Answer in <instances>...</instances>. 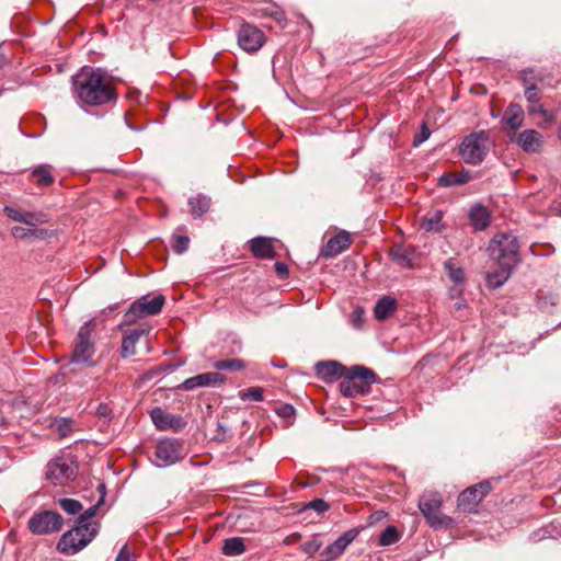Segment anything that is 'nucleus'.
I'll list each match as a JSON object with an SVG mask.
<instances>
[{
    "label": "nucleus",
    "instance_id": "obj_1",
    "mask_svg": "<svg viewBox=\"0 0 561 561\" xmlns=\"http://www.w3.org/2000/svg\"><path fill=\"white\" fill-rule=\"evenodd\" d=\"M72 91L81 106H100L115 99L112 78L101 68L83 67L72 81Z\"/></svg>",
    "mask_w": 561,
    "mask_h": 561
},
{
    "label": "nucleus",
    "instance_id": "obj_2",
    "mask_svg": "<svg viewBox=\"0 0 561 561\" xmlns=\"http://www.w3.org/2000/svg\"><path fill=\"white\" fill-rule=\"evenodd\" d=\"M374 382H376V374L371 369L364 366H353L346 369L340 382V391L346 398L364 396L370 392Z\"/></svg>",
    "mask_w": 561,
    "mask_h": 561
},
{
    "label": "nucleus",
    "instance_id": "obj_3",
    "mask_svg": "<svg viewBox=\"0 0 561 561\" xmlns=\"http://www.w3.org/2000/svg\"><path fill=\"white\" fill-rule=\"evenodd\" d=\"M98 528L76 525L66 531L57 543V550L66 556H73L85 548L96 536Z\"/></svg>",
    "mask_w": 561,
    "mask_h": 561
},
{
    "label": "nucleus",
    "instance_id": "obj_4",
    "mask_svg": "<svg viewBox=\"0 0 561 561\" xmlns=\"http://www.w3.org/2000/svg\"><path fill=\"white\" fill-rule=\"evenodd\" d=\"M489 251L491 257L494 259L497 264L515 266L518 262V240L511 233L494 236L489 244Z\"/></svg>",
    "mask_w": 561,
    "mask_h": 561
},
{
    "label": "nucleus",
    "instance_id": "obj_5",
    "mask_svg": "<svg viewBox=\"0 0 561 561\" xmlns=\"http://www.w3.org/2000/svg\"><path fill=\"white\" fill-rule=\"evenodd\" d=\"M489 151V135L481 130L468 135L461 142L459 154L466 163L477 165L481 163Z\"/></svg>",
    "mask_w": 561,
    "mask_h": 561
},
{
    "label": "nucleus",
    "instance_id": "obj_6",
    "mask_svg": "<svg viewBox=\"0 0 561 561\" xmlns=\"http://www.w3.org/2000/svg\"><path fill=\"white\" fill-rule=\"evenodd\" d=\"M94 329V321L91 320L80 327L72 351L71 363L84 364L93 366V355L95 353L92 333Z\"/></svg>",
    "mask_w": 561,
    "mask_h": 561
},
{
    "label": "nucleus",
    "instance_id": "obj_7",
    "mask_svg": "<svg viewBox=\"0 0 561 561\" xmlns=\"http://www.w3.org/2000/svg\"><path fill=\"white\" fill-rule=\"evenodd\" d=\"M165 302L163 295H157L150 298L149 295L141 296L135 300L127 312L124 314L125 322L130 324L137 319L158 314Z\"/></svg>",
    "mask_w": 561,
    "mask_h": 561
},
{
    "label": "nucleus",
    "instance_id": "obj_8",
    "mask_svg": "<svg viewBox=\"0 0 561 561\" xmlns=\"http://www.w3.org/2000/svg\"><path fill=\"white\" fill-rule=\"evenodd\" d=\"M154 457L158 467L171 466L185 457L184 445L175 438L162 439L156 446Z\"/></svg>",
    "mask_w": 561,
    "mask_h": 561
},
{
    "label": "nucleus",
    "instance_id": "obj_9",
    "mask_svg": "<svg viewBox=\"0 0 561 561\" xmlns=\"http://www.w3.org/2000/svg\"><path fill=\"white\" fill-rule=\"evenodd\" d=\"M62 517L53 511L35 513L28 520V529L35 535L57 533L62 527Z\"/></svg>",
    "mask_w": 561,
    "mask_h": 561
},
{
    "label": "nucleus",
    "instance_id": "obj_10",
    "mask_svg": "<svg viewBox=\"0 0 561 561\" xmlns=\"http://www.w3.org/2000/svg\"><path fill=\"white\" fill-rule=\"evenodd\" d=\"M442 497L437 493L424 494L419 502V508L423 516L427 519L431 527L437 528L449 524L450 519L442 516L439 513L442 506Z\"/></svg>",
    "mask_w": 561,
    "mask_h": 561
},
{
    "label": "nucleus",
    "instance_id": "obj_11",
    "mask_svg": "<svg viewBox=\"0 0 561 561\" xmlns=\"http://www.w3.org/2000/svg\"><path fill=\"white\" fill-rule=\"evenodd\" d=\"M77 465L68 458H57L48 463L47 479L55 485H62L72 481L77 474Z\"/></svg>",
    "mask_w": 561,
    "mask_h": 561
},
{
    "label": "nucleus",
    "instance_id": "obj_12",
    "mask_svg": "<svg viewBox=\"0 0 561 561\" xmlns=\"http://www.w3.org/2000/svg\"><path fill=\"white\" fill-rule=\"evenodd\" d=\"M491 491L489 481L481 482L477 485L469 486L458 496V507L462 512L471 513L476 511L478 504Z\"/></svg>",
    "mask_w": 561,
    "mask_h": 561
},
{
    "label": "nucleus",
    "instance_id": "obj_13",
    "mask_svg": "<svg viewBox=\"0 0 561 561\" xmlns=\"http://www.w3.org/2000/svg\"><path fill=\"white\" fill-rule=\"evenodd\" d=\"M265 43L264 33L254 25L244 23L238 31V45L247 53L257 51Z\"/></svg>",
    "mask_w": 561,
    "mask_h": 561
},
{
    "label": "nucleus",
    "instance_id": "obj_14",
    "mask_svg": "<svg viewBox=\"0 0 561 561\" xmlns=\"http://www.w3.org/2000/svg\"><path fill=\"white\" fill-rule=\"evenodd\" d=\"M226 382V376L216 373L209 371L193 376L191 378L185 379L180 388L186 391L194 390L198 387H219Z\"/></svg>",
    "mask_w": 561,
    "mask_h": 561
},
{
    "label": "nucleus",
    "instance_id": "obj_15",
    "mask_svg": "<svg viewBox=\"0 0 561 561\" xmlns=\"http://www.w3.org/2000/svg\"><path fill=\"white\" fill-rule=\"evenodd\" d=\"M516 144L528 153L539 152L543 145V136L535 129H525L516 138Z\"/></svg>",
    "mask_w": 561,
    "mask_h": 561
},
{
    "label": "nucleus",
    "instance_id": "obj_16",
    "mask_svg": "<svg viewBox=\"0 0 561 561\" xmlns=\"http://www.w3.org/2000/svg\"><path fill=\"white\" fill-rule=\"evenodd\" d=\"M150 332L149 325H141L139 328L125 331L122 341V356L129 357L136 354V344L141 336L148 335Z\"/></svg>",
    "mask_w": 561,
    "mask_h": 561
},
{
    "label": "nucleus",
    "instance_id": "obj_17",
    "mask_svg": "<svg viewBox=\"0 0 561 561\" xmlns=\"http://www.w3.org/2000/svg\"><path fill=\"white\" fill-rule=\"evenodd\" d=\"M351 234L346 231H341L328 240L320 253L323 257H333L345 251L351 245Z\"/></svg>",
    "mask_w": 561,
    "mask_h": 561
},
{
    "label": "nucleus",
    "instance_id": "obj_18",
    "mask_svg": "<svg viewBox=\"0 0 561 561\" xmlns=\"http://www.w3.org/2000/svg\"><path fill=\"white\" fill-rule=\"evenodd\" d=\"M150 417L158 430H181L183 422L181 417H176L164 412L161 408H154L150 412Z\"/></svg>",
    "mask_w": 561,
    "mask_h": 561
},
{
    "label": "nucleus",
    "instance_id": "obj_19",
    "mask_svg": "<svg viewBox=\"0 0 561 561\" xmlns=\"http://www.w3.org/2000/svg\"><path fill=\"white\" fill-rule=\"evenodd\" d=\"M346 367L337 362H320L316 365L317 375L324 381L331 382L343 378Z\"/></svg>",
    "mask_w": 561,
    "mask_h": 561
},
{
    "label": "nucleus",
    "instance_id": "obj_20",
    "mask_svg": "<svg viewBox=\"0 0 561 561\" xmlns=\"http://www.w3.org/2000/svg\"><path fill=\"white\" fill-rule=\"evenodd\" d=\"M468 217L470 225L476 231L485 230L491 222L490 210L479 203L471 206Z\"/></svg>",
    "mask_w": 561,
    "mask_h": 561
},
{
    "label": "nucleus",
    "instance_id": "obj_21",
    "mask_svg": "<svg viewBox=\"0 0 561 561\" xmlns=\"http://www.w3.org/2000/svg\"><path fill=\"white\" fill-rule=\"evenodd\" d=\"M250 250L257 259H272L274 257V249L272 239L265 237L253 238L250 242Z\"/></svg>",
    "mask_w": 561,
    "mask_h": 561
},
{
    "label": "nucleus",
    "instance_id": "obj_22",
    "mask_svg": "<svg viewBox=\"0 0 561 561\" xmlns=\"http://www.w3.org/2000/svg\"><path fill=\"white\" fill-rule=\"evenodd\" d=\"M527 112L531 116L539 115L541 117V121L537 123L538 127L540 128H546L557 121V112L546 108L542 102L528 105Z\"/></svg>",
    "mask_w": 561,
    "mask_h": 561
},
{
    "label": "nucleus",
    "instance_id": "obj_23",
    "mask_svg": "<svg viewBox=\"0 0 561 561\" xmlns=\"http://www.w3.org/2000/svg\"><path fill=\"white\" fill-rule=\"evenodd\" d=\"M397 310V300L391 296H382L375 305L374 316L377 320L383 321L391 317Z\"/></svg>",
    "mask_w": 561,
    "mask_h": 561
},
{
    "label": "nucleus",
    "instance_id": "obj_24",
    "mask_svg": "<svg viewBox=\"0 0 561 561\" xmlns=\"http://www.w3.org/2000/svg\"><path fill=\"white\" fill-rule=\"evenodd\" d=\"M471 180L469 171L462 170L460 172H446L438 178V185L442 187H449L453 185H462Z\"/></svg>",
    "mask_w": 561,
    "mask_h": 561
},
{
    "label": "nucleus",
    "instance_id": "obj_25",
    "mask_svg": "<svg viewBox=\"0 0 561 561\" xmlns=\"http://www.w3.org/2000/svg\"><path fill=\"white\" fill-rule=\"evenodd\" d=\"M420 227L426 232H440L444 228L443 211L436 209L428 213L424 218H422Z\"/></svg>",
    "mask_w": 561,
    "mask_h": 561
},
{
    "label": "nucleus",
    "instance_id": "obj_26",
    "mask_svg": "<svg viewBox=\"0 0 561 561\" xmlns=\"http://www.w3.org/2000/svg\"><path fill=\"white\" fill-rule=\"evenodd\" d=\"M513 267L514 266L497 264V268L488 274L486 282L489 287L497 288L502 286L508 279Z\"/></svg>",
    "mask_w": 561,
    "mask_h": 561
},
{
    "label": "nucleus",
    "instance_id": "obj_27",
    "mask_svg": "<svg viewBox=\"0 0 561 561\" xmlns=\"http://www.w3.org/2000/svg\"><path fill=\"white\" fill-rule=\"evenodd\" d=\"M524 110L519 104H511L507 108V116L505 117V124L513 130L516 131L524 124Z\"/></svg>",
    "mask_w": 561,
    "mask_h": 561
},
{
    "label": "nucleus",
    "instance_id": "obj_28",
    "mask_svg": "<svg viewBox=\"0 0 561 561\" xmlns=\"http://www.w3.org/2000/svg\"><path fill=\"white\" fill-rule=\"evenodd\" d=\"M98 489H99V491L101 493V496H100V500H99L98 504L94 505V506L89 507L88 510H85L83 512V514H81L79 516L77 525H85V526H89V527H96L98 528V524L96 523H91L90 519L96 514V510H98L99 505H101L103 503V501H104L105 484L104 483H100Z\"/></svg>",
    "mask_w": 561,
    "mask_h": 561
},
{
    "label": "nucleus",
    "instance_id": "obj_29",
    "mask_svg": "<svg viewBox=\"0 0 561 561\" xmlns=\"http://www.w3.org/2000/svg\"><path fill=\"white\" fill-rule=\"evenodd\" d=\"M188 206L194 217H201L208 211L210 207V198L206 195L198 194L195 197L188 199Z\"/></svg>",
    "mask_w": 561,
    "mask_h": 561
},
{
    "label": "nucleus",
    "instance_id": "obj_30",
    "mask_svg": "<svg viewBox=\"0 0 561 561\" xmlns=\"http://www.w3.org/2000/svg\"><path fill=\"white\" fill-rule=\"evenodd\" d=\"M221 550L225 556H240L245 551L244 540L241 537L228 538L224 541Z\"/></svg>",
    "mask_w": 561,
    "mask_h": 561
},
{
    "label": "nucleus",
    "instance_id": "obj_31",
    "mask_svg": "<svg viewBox=\"0 0 561 561\" xmlns=\"http://www.w3.org/2000/svg\"><path fill=\"white\" fill-rule=\"evenodd\" d=\"M32 176L37 185L48 186L54 183V176L50 171V165L48 164L35 168L32 171Z\"/></svg>",
    "mask_w": 561,
    "mask_h": 561
},
{
    "label": "nucleus",
    "instance_id": "obj_32",
    "mask_svg": "<svg viewBox=\"0 0 561 561\" xmlns=\"http://www.w3.org/2000/svg\"><path fill=\"white\" fill-rule=\"evenodd\" d=\"M391 260L401 267H410L411 259L408 250L403 245H394L390 250Z\"/></svg>",
    "mask_w": 561,
    "mask_h": 561
},
{
    "label": "nucleus",
    "instance_id": "obj_33",
    "mask_svg": "<svg viewBox=\"0 0 561 561\" xmlns=\"http://www.w3.org/2000/svg\"><path fill=\"white\" fill-rule=\"evenodd\" d=\"M11 233L14 238L23 239L27 237L34 238H45L48 236V231L46 229H33V228H23L20 226H15L11 229Z\"/></svg>",
    "mask_w": 561,
    "mask_h": 561
},
{
    "label": "nucleus",
    "instance_id": "obj_34",
    "mask_svg": "<svg viewBox=\"0 0 561 561\" xmlns=\"http://www.w3.org/2000/svg\"><path fill=\"white\" fill-rule=\"evenodd\" d=\"M213 367L217 370L240 371L245 368V363L240 358L216 360Z\"/></svg>",
    "mask_w": 561,
    "mask_h": 561
},
{
    "label": "nucleus",
    "instance_id": "obj_35",
    "mask_svg": "<svg viewBox=\"0 0 561 561\" xmlns=\"http://www.w3.org/2000/svg\"><path fill=\"white\" fill-rule=\"evenodd\" d=\"M345 549L346 547L342 543V541L336 539L320 553L321 561H332L340 557Z\"/></svg>",
    "mask_w": 561,
    "mask_h": 561
},
{
    "label": "nucleus",
    "instance_id": "obj_36",
    "mask_svg": "<svg viewBox=\"0 0 561 561\" xmlns=\"http://www.w3.org/2000/svg\"><path fill=\"white\" fill-rule=\"evenodd\" d=\"M48 221V216L43 211H24L22 216V224L31 227H36Z\"/></svg>",
    "mask_w": 561,
    "mask_h": 561
},
{
    "label": "nucleus",
    "instance_id": "obj_37",
    "mask_svg": "<svg viewBox=\"0 0 561 561\" xmlns=\"http://www.w3.org/2000/svg\"><path fill=\"white\" fill-rule=\"evenodd\" d=\"M542 79L541 73L536 71L534 68H526L520 71V81L525 89L531 85H537V83L542 81Z\"/></svg>",
    "mask_w": 561,
    "mask_h": 561
},
{
    "label": "nucleus",
    "instance_id": "obj_38",
    "mask_svg": "<svg viewBox=\"0 0 561 561\" xmlns=\"http://www.w3.org/2000/svg\"><path fill=\"white\" fill-rule=\"evenodd\" d=\"M400 539V534L394 526H388L379 537V545L387 547L396 543Z\"/></svg>",
    "mask_w": 561,
    "mask_h": 561
},
{
    "label": "nucleus",
    "instance_id": "obj_39",
    "mask_svg": "<svg viewBox=\"0 0 561 561\" xmlns=\"http://www.w3.org/2000/svg\"><path fill=\"white\" fill-rule=\"evenodd\" d=\"M59 506L69 515H77L82 511V504L73 499H60Z\"/></svg>",
    "mask_w": 561,
    "mask_h": 561
},
{
    "label": "nucleus",
    "instance_id": "obj_40",
    "mask_svg": "<svg viewBox=\"0 0 561 561\" xmlns=\"http://www.w3.org/2000/svg\"><path fill=\"white\" fill-rule=\"evenodd\" d=\"M445 270H446L449 278L454 283H462L463 282V278H465L463 270L459 266H456V264L451 260L445 262Z\"/></svg>",
    "mask_w": 561,
    "mask_h": 561
},
{
    "label": "nucleus",
    "instance_id": "obj_41",
    "mask_svg": "<svg viewBox=\"0 0 561 561\" xmlns=\"http://www.w3.org/2000/svg\"><path fill=\"white\" fill-rule=\"evenodd\" d=\"M240 399L251 400V401H262L263 400V389L261 387H250L247 390L240 391Z\"/></svg>",
    "mask_w": 561,
    "mask_h": 561
},
{
    "label": "nucleus",
    "instance_id": "obj_42",
    "mask_svg": "<svg viewBox=\"0 0 561 561\" xmlns=\"http://www.w3.org/2000/svg\"><path fill=\"white\" fill-rule=\"evenodd\" d=\"M322 547V541L319 537V535L312 536V538L308 541H306L301 549L305 553H307L309 557H312L316 552L320 550Z\"/></svg>",
    "mask_w": 561,
    "mask_h": 561
},
{
    "label": "nucleus",
    "instance_id": "obj_43",
    "mask_svg": "<svg viewBox=\"0 0 561 561\" xmlns=\"http://www.w3.org/2000/svg\"><path fill=\"white\" fill-rule=\"evenodd\" d=\"M329 508H330V505L324 500L314 499V500L310 501L309 503H307L304 506L302 511L312 510V511L317 512L319 515H321V514L325 513Z\"/></svg>",
    "mask_w": 561,
    "mask_h": 561
},
{
    "label": "nucleus",
    "instance_id": "obj_44",
    "mask_svg": "<svg viewBox=\"0 0 561 561\" xmlns=\"http://www.w3.org/2000/svg\"><path fill=\"white\" fill-rule=\"evenodd\" d=\"M172 248L174 252L181 254L188 248L190 239L186 236H173Z\"/></svg>",
    "mask_w": 561,
    "mask_h": 561
},
{
    "label": "nucleus",
    "instance_id": "obj_45",
    "mask_svg": "<svg viewBox=\"0 0 561 561\" xmlns=\"http://www.w3.org/2000/svg\"><path fill=\"white\" fill-rule=\"evenodd\" d=\"M525 99L528 105L537 104L541 102V94L538 85H531L525 89Z\"/></svg>",
    "mask_w": 561,
    "mask_h": 561
},
{
    "label": "nucleus",
    "instance_id": "obj_46",
    "mask_svg": "<svg viewBox=\"0 0 561 561\" xmlns=\"http://www.w3.org/2000/svg\"><path fill=\"white\" fill-rule=\"evenodd\" d=\"M365 322V309L356 307L351 313V323L354 328L360 329Z\"/></svg>",
    "mask_w": 561,
    "mask_h": 561
},
{
    "label": "nucleus",
    "instance_id": "obj_47",
    "mask_svg": "<svg viewBox=\"0 0 561 561\" xmlns=\"http://www.w3.org/2000/svg\"><path fill=\"white\" fill-rule=\"evenodd\" d=\"M275 411L280 417L284 419L294 417L296 414L295 408L288 403L280 404Z\"/></svg>",
    "mask_w": 561,
    "mask_h": 561
},
{
    "label": "nucleus",
    "instance_id": "obj_48",
    "mask_svg": "<svg viewBox=\"0 0 561 561\" xmlns=\"http://www.w3.org/2000/svg\"><path fill=\"white\" fill-rule=\"evenodd\" d=\"M3 211L9 218L18 222H21L24 213L11 206H5Z\"/></svg>",
    "mask_w": 561,
    "mask_h": 561
},
{
    "label": "nucleus",
    "instance_id": "obj_49",
    "mask_svg": "<svg viewBox=\"0 0 561 561\" xmlns=\"http://www.w3.org/2000/svg\"><path fill=\"white\" fill-rule=\"evenodd\" d=\"M358 535V531L356 529H350L346 533H344L342 536H340L337 539L342 541V543L347 547Z\"/></svg>",
    "mask_w": 561,
    "mask_h": 561
},
{
    "label": "nucleus",
    "instance_id": "obj_50",
    "mask_svg": "<svg viewBox=\"0 0 561 561\" xmlns=\"http://www.w3.org/2000/svg\"><path fill=\"white\" fill-rule=\"evenodd\" d=\"M115 561H134L127 545L122 547Z\"/></svg>",
    "mask_w": 561,
    "mask_h": 561
},
{
    "label": "nucleus",
    "instance_id": "obj_51",
    "mask_svg": "<svg viewBox=\"0 0 561 561\" xmlns=\"http://www.w3.org/2000/svg\"><path fill=\"white\" fill-rule=\"evenodd\" d=\"M430 135H431L430 129L424 124L422 126V129H421L420 134L416 135L415 138H414V145L417 146L421 142L425 141L430 137Z\"/></svg>",
    "mask_w": 561,
    "mask_h": 561
},
{
    "label": "nucleus",
    "instance_id": "obj_52",
    "mask_svg": "<svg viewBox=\"0 0 561 561\" xmlns=\"http://www.w3.org/2000/svg\"><path fill=\"white\" fill-rule=\"evenodd\" d=\"M275 272L280 278H285L288 276V266L283 262H276Z\"/></svg>",
    "mask_w": 561,
    "mask_h": 561
},
{
    "label": "nucleus",
    "instance_id": "obj_53",
    "mask_svg": "<svg viewBox=\"0 0 561 561\" xmlns=\"http://www.w3.org/2000/svg\"><path fill=\"white\" fill-rule=\"evenodd\" d=\"M463 308H466V304L462 300H459V301L455 302V305H454V309L456 311L462 310Z\"/></svg>",
    "mask_w": 561,
    "mask_h": 561
},
{
    "label": "nucleus",
    "instance_id": "obj_54",
    "mask_svg": "<svg viewBox=\"0 0 561 561\" xmlns=\"http://www.w3.org/2000/svg\"><path fill=\"white\" fill-rule=\"evenodd\" d=\"M51 382H53L54 385H57V383L59 382V376H58V375L54 376V377L51 378Z\"/></svg>",
    "mask_w": 561,
    "mask_h": 561
},
{
    "label": "nucleus",
    "instance_id": "obj_55",
    "mask_svg": "<svg viewBox=\"0 0 561 561\" xmlns=\"http://www.w3.org/2000/svg\"><path fill=\"white\" fill-rule=\"evenodd\" d=\"M105 409H106V407H105V405H100V407H99V412H101L102 410H105Z\"/></svg>",
    "mask_w": 561,
    "mask_h": 561
}]
</instances>
